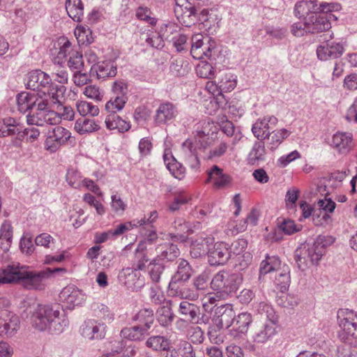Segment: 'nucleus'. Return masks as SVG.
Listing matches in <instances>:
<instances>
[{
  "instance_id": "obj_12",
  "label": "nucleus",
  "mask_w": 357,
  "mask_h": 357,
  "mask_svg": "<svg viewBox=\"0 0 357 357\" xmlns=\"http://www.w3.org/2000/svg\"><path fill=\"white\" fill-rule=\"evenodd\" d=\"M42 99L40 95L26 91L22 92L17 96V109L21 113L28 112L29 114Z\"/></svg>"
},
{
  "instance_id": "obj_5",
  "label": "nucleus",
  "mask_w": 357,
  "mask_h": 357,
  "mask_svg": "<svg viewBox=\"0 0 357 357\" xmlns=\"http://www.w3.org/2000/svg\"><path fill=\"white\" fill-rule=\"evenodd\" d=\"M71 139V132L61 126H56L47 133L44 142L45 149L50 153H55L61 146L68 144Z\"/></svg>"
},
{
  "instance_id": "obj_48",
  "label": "nucleus",
  "mask_w": 357,
  "mask_h": 357,
  "mask_svg": "<svg viewBox=\"0 0 357 357\" xmlns=\"http://www.w3.org/2000/svg\"><path fill=\"white\" fill-rule=\"evenodd\" d=\"M35 243L37 245L50 248V244L54 243V238L50 234L43 233L36 237Z\"/></svg>"
},
{
  "instance_id": "obj_45",
  "label": "nucleus",
  "mask_w": 357,
  "mask_h": 357,
  "mask_svg": "<svg viewBox=\"0 0 357 357\" xmlns=\"http://www.w3.org/2000/svg\"><path fill=\"white\" fill-rule=\"evenodd\" d=\"M219 296L215 294L209 293L202 299V307L206 312H211L218 301Z\"/></svg>"
},
{
  "instance_id": "obj_1",
  "label": "nucleus",
  "mask_w": 357,
  "mask_h": 357,
  "mask_svg": "<svg viewBox=\"0 0 357 357\" xmlns=\"http://www.w3.org/2000/svg\"><path fill=\"white\" fill-rule=\"evenodd\" d=\"M50 52L55 64L60 66L67 64L72 71L84 68L82 52L75 48L65 36L59 37L52 43Z\"/></svg>"
},
{
  "instance_id": "obj_2",
  "label": "nucleus",
  "mask_w": 357,
  "mask_h": 357,
  "mask_svg": "<svg viewBox=\"0 0 357 357\" xmlns=\"http://www.w3.org/2000/svg\"><path fill=\"white\" fill-rule=\"evenodd\" d=\"M26 87L31 90L43 94L49 98L52 102H61L66 87L63 85L58 86L52 82L50 76L41 70H33L28 74Z\"/></svg>"
},
{
  "instance_id": "obj_37",
  "label": "nucleus",
  "mask_w": 357,
  "mask_h": 357,
  "mask_svg": "<svg viewBox=\"0 0 357 357\" xmlns=\"http://www.w3.org/2000/svg\"><path fill=\"white\" fill-rule=\"evenodd\" d=\"M127 100L126 96H116L114 100H110L106 103L105 109L111 114H116L124 107Z\"/></svg>"
},
{
  "instance_id": "obj_22",
  "label": "nucleus",
  "mask_w": 357,
  "mask_h": 357,
  "mask_svg": "<svg viewBox=\"0 0 357 357\" xmlns=\"http://www.w3.org/2000/svg\"><path fill=\"white\" fill-rule=\"evenodd\" d=\"M24 269L19 266H8L0 275V284L21 282Z\"/></svg>"
},
{
  "instance_id": "obj_64",
  "label": "nucleus",
  "mask_w": 357,
  "mask_h": 357,
  "mask_svg": "<svg viewBox=\"0 0 357 357\" xmlns=\"http://www.w3.org/2000/svg\"><path fill=\"white\" fill-rule=\"evenodd\" d=\"M20 248L22 252L31 255L34 251V247L31 238H23L20 241Z\"/></svg>"
},
{
  "instance_id": "obj_28",
  "label": "nucleus",
  "mask_w": 357,
  "mask_h": 357,
  "mask_svg": "<svg viewBox=\"0 0 357 357\" xmlns=\"http://www.w3.org/2000/svg\"><path fill=\"white\" fill-rule=\"evenodd\" d=\"M99 129V125L92 119H78L75 124V130L80 135L95 132Z\"/></svg>"
},
{
  "instance_id": "obj_16",
  "label": "nucleus",
  "mask_w": 357,
  "mask_h": 357,
  "mask_svg": "<svg viewBox=\"0 0 357 357\" xmlns=\"http://www.w3.org/2000/svg\"><path fill=\"white\" fill-rule=\"evenodd\" d=\"M230 257V252L227 245L222 242L216 243L214 248L208 253V262L211 265L224 264Z\"/></svg>"
},
{
  "instance_id": "obj_8",
  "label": "nucleus",
  "mask_w": 357,
  "mask_h": 357,
  "mask_svg": "<svg viewBox=\"0 0 357 357\" xmlns=\"http://www.w3.org/2000/svg\"><path fill=\"white\" fill-rule=\"evenodd\" d=\"M176 7L174 8L175 13L178 15V17L185 23V18L194 17L195 20L206 21L208 15L207 9H202L192 6L188 0H175Z\"/></svg>"
},
{
  "instance_id": "obj_57",
  "label": "nucleus",
  "mask_w": 357,
  "mask_h": 357,
  "mask_svg": "<svg viewBox=\"0 0 357 357\" xmlns=\"http://www.w3.org/2000/svg\"><path fill=\"white\" fill-rule=\"evenodd\" d=\"M83 181V188L91 191L98 197L102 196V192L100 188L93 181L84 178Z\"/></svg>"
},
{
  "instance_id": "obj_44",
  "label": "nucleus",
  "mask_w": 357,
  "mask_h": 357,
  "mask_svg": "<svg viewBox=\"0 0 357 357\" xmlns=\"http://www.w3.org/2000/svg\"><path fill=\"white\" fill-rule=\"evenodd\" d=\"M291 132L285 128L276 130L271 133V143L273 146H278L290 135Z\"/></svg>"
},
{
  "instance_id": "obj_39",
  "label": "nucleus",
  "mask_w": 357,
  "mask_h": 357,
  "mask_svg": "<svg viewBox=\"0 0 357 357\" xmlns=\"http://www.w3.org/2000/svg\"><path fill=\"white\" fill-rule=\"evenodd\" d=\"M84 178L81 173L77 170H69L67 173L66 180L68 184L77 189H81L83 188Z\"/></svg>"
},
{
  "instance_id": "obj_52",
  "label": "nucleus",
  "mask_w": 357,
  "mask_h": 357,
  "mask_svg": "<svg viewBox=\"0 0 357 357\" xmlns=\"http://www.w3.org/2000/svg\"><path fill=\"white\" fill-rule=\"evenodd\" d=\"M44 120L45 123H48L50 125H56L61 122V116H60L59 114L58 111L54 112L52 110L47 109Z\"/></svg>"
},
{
  "instance_id": "obj_42",
  "label": "nucleus",
  "mask_w": 357,
  "mask_h": 357,
  "mask_svg": "<svg viewBox=\"0 0 357 357\" xmlns=\"http://www.w3.org/2000/svg\"><path fill=\"white\" fill-rule=\"evenodd\" d=\"M84 94L89 98L96 101H101L104 97V93L98 86L96 85H89L85 87Z\"/></svg>"
},
{
  "instance_id": "obj_6",
  "label": "nucleus",
  "mask_w": 357,
  "mask_h": 357,
  "mask_svg": "<svg viewBox=\"0 0 357 357\" xmlns=\"http://www.w3.org/2000/svg\"><path fill=\"white\" fill-rule=\"evenodd\" d=\"M219 130L218 126L213 121H206L203 123L201 130L197 131L195 137L194 142L192 140H187L185 145H188L192 150L195 149L197 146L199 148L206 149L210 144V138H213L214 135H217Z\"/></svg>"
},
{
  "instance_id": "obj_14",
  "label": "nucleus",
  "mask_w": 357,
  "mask_h": 357,
  "mask_svg": "<svg viewBox=\"0 0 357 357\" xmlns=\"http://www.w3.org/2000/svg\"><path fill=\"white\" fill-rule=\"evenodd\" d=\"M331 145L340 153H348L354 146L353 135L349 132H337L333 135Z\"/></svg>"
},
{
  "instance_id": "obj_49",
  "label": "nucleus",
  "mask_w": 357,
  "mask_h": 357,
  "mask_svg": "<svg viewBox=\"0 0 357 357\" xmlns=\"http://www.w3.org/2000/svg\"><path fill=\"white\" fill-rule=\"evenodd\" d=\"M70 259V255L67 251H62L60 254L56 255H46L44 261V264H50L53 261L61 262L66 259Z\"/></svg>"
},
{
  "instance_id": "obj_63",
  "label": "nucleus",
  "mask_w": 357,
  "mask_h": 357,
  "mask_svg": "<svg viewBox=\"0 0 357 357\" xmlns=\"http://www.w3.org/2000/svg\"><path fill=\"white\" fill-rule=\"evenodd\" d=\"M253 177L260 183H266L269 181V176L264 169H257L253 172Z\"/></svg>"
},
{
  "instance_id": "obj_36",
  "label": "nucleus",
  "mask_w": 357,
  "mask_h": 357,
  "mask_svg": "<svg viewBox=\"0 0 357 357\" xmlns=\"http://www.w3.org/2000/svg\"><path fill=\"white\" fill-rule=\"evenodd\" d=\"M281 265L278 258L275 257H268L262 261L260 266V274L265 275L271 271H277Z\"/></svg>"
},
{
  "instance_id": "obj_3",
  "label": "nucleus",
  "mask_w": 357,
  "mask_h": 357,
  "mask_svg": "<svg viewBox=\"0 0 357 357\" xmlns=\"http://www.w3.org/2000/svg\"><path fill=\"white\" fill-rule=\"evenodd\" d=\"M319 10L305 16V25L307 32L309 33H319L327 31L331 28V22L337 20L333 12L341 9L337 3L322 2L319 6Z\"/></svg>"
},
{
  "instance_id": "obj_25",
  "label": "nucleus",
  "mask_w": 357,
  "mask_h": 357,
  "mask_svg": "<svg viewBox=\"0 0 357 357\" xmlns=\"http://www.w3.org/2000/svg\"><path fill=\"white\" fill-rule=\"evenodd\" d=\"M319 10L317 0H300L295 6V14L301 17Z\"/></svg>"
},
{
  "instance_id": "obj_4",
  "label": "nucleus",
  "mask_w": 357,
  "mask_h": 357,
  "mask_svg": "<svg viewBox=\"0 0 357 357\" xmlns=\"http://www.w3.org/2000/svg\"><path fill=\"white\" fill-rule=\"evenodd\" d=\"M338 329L337 335L343 342H351L357 339V314L353 310L340 309L337 314Z\"/></svg>"
},
{
  "instance_id": "obj_46",
  "label": "nucleus",
  "mask_w": 357,
  "mask_h": 357,
  "mask_svg": "<svg viewBox=\"0 0 357 357\" xmlns=\"http://www.w3.org/2000/svg\"><path fill=\"white\" fill-rule=\"evenodd\" d=\"M236 80L233 76L226 75L220 82V89L224 92H229L235 89Z\"/></svg>"
},
{
  "instance_id": "obj_35",
  "label": "nucleus",
  "mask_w": 357,
  "mask_h": 357,
  "mask_svg": "<svg viewBox=\"0 0 357 357\" xmlns=\"http://www.w3.org/2000/svg\"><path fill=\"white\" fill-rule=\"evenodd\" d=\"M135 319L138 321L139 326H142L145 330H149L153 322V313L152 310L143 309L135 315Z\"/></svg>"
},
{
  "instance_id": "obj_19",
  "label": "nucleus",
  "mask_w": 357,
  "mask_h": 357,
  "mask_svg": "<svg viewBox=\"0 0 357 357\" xmlns=\"http://www.w3.org/2000/svg\"><path fill=\"white\" fill-rule=\"evenodd\" d=\"M163 159L167 169L175 178L181 180L185 177L184 167L176 160L170 149H165Z\"/></svg>"
},
{
  "instance_id": "obj_61",
  "label": "nucleus",
  "mask_w": 357,
  "mask_h": 357,
  "mask_svg": "<svg viewBox=\"0 0 357 357\" xmlns=\"http://www.w3.org/2000/svg\"><path fill=\"white\" fill-rule=\"evenodd\" d=\"M152 149V143L151 140L147 138H143L139 141V150L142 155H147L150 153Z\"/></svg>"
},
{
  "instance_id": "obj_23",
  "label": "nucleus",
  "mask_w": 357,
  "mask_h": 357,
  "mask_svg": "<svg viewBox=\"0 0 357 357\" xmlns=\"http://www.w3.org/2000/svg\"><path fill=\"white\" fill-rule=\"evenodd\" d=\"M17 318L10 314L7 310L0 312V335H8L10 331L15 330L17 326Z\"/></svg>"
},
{
  "instance_id": "obj_43",
  "label": "nucleus",
  "mask_w": 357,
  "mask_h": 357,
  "mask_svg": "<svg viewBox=\"0 0 357 357\" xmlns=\"http://www.w3.org/2000/svg\"><path fill=\"white\" fill-rule=\"evenodd\" d=\"M84 202L87 203L91 206H93L98 215H102L105 213V208L103 204L98 201L96 197L90 193L84 194L83 197Z\"/></svg>"
},
{
  "instance_id": "obj_20",
  "label": "nucleus",
  "mask_w": 357,
  "mask_h": 357,
  "mask_svg": "<svg viewBox=\"0 0 357 357\" xmlns=\"http://www.w3.org/2000/svg\"><path fill=\"white\" fill-rule=\"evenodd\" d=\"M278 119L275 116L264 117L257 120L252 126V132L254 135L259 140H263L269 135V126L271 123L275 125Z\"/></svg>"
},
{
  "instance_id": "obj_32",
  "label": "nucleus",
  "mask_w": 357,
  "mask_h": 357,
  "mask_svg": "<svg viewBox=\"0 0 357 357\" xmlns=\"http://www.w3.org/2000/svg\"><path fill=\"white\" fill-rule=\"evenodd\" d=\"M146 331L142 326H135L124 328L121 330V334L125 339L135 341L140 340Z\"/></svg>"
},
{
  "instance_id": "obj_31",
  "label": "nucleus",
  "mask_w": 357,
  "mask_h": 357,
  "mask_svg": "<svg viewBox=\"0 0 357 357\" xmlns=\"http://www.w3.org/2000/svg\"><path fill=\"white\" fill-rule=\"evenodd\" d=\"M147 347L155 351H169L170 343L169 340L162 336L157 335L150 337L146 342Z\"/></svg>"
},
{
  "instance_id": "obj_33",
  "label": "nucleus",
  "mask_w": 357,
  "mask_h": 357,
  "mask_svg": "<svg viewBox=\"0 0 357 357\" xmlns=\"http://www.w3.org/2000/svg\"><path fill=\"white\" fill-rule=\"evenodd\" d=\"M17 123L13 118H7L0 121V137L13 135L17 133Z\"/></svg>"
},
{
  "instance_id": "obj_51",
  "label": "nucleus",
  "mask_w": 357,
  "mask_h": 357,
  "mask_svg": "<svg viewBox=\"0 0 357 357\" xmlns=\"http://www.w3.org/2000/svg\"><path fill=\"white\" fill-rule=\"evenodd\" d=\"M12 227L9 224H3L1 229L0 244H3L5 241L10 243L13 236Z\"/></svg>"
},
{
  "instance_id": "obj_9",
  "label": "nucleus",
  "mask_w": 357,
  "mask_h": 357,
  "mask_svg": "<svg viewBox=\"0 0 357 357\" xmlns=\"http://www.w3.org/2000/svg\"><path fill=\"white\" fill-rule=\"evenodd\" d=\"M204 183L209 185L213 190H218L229 186L232 181L231 176L224 172L218 165L212 166L206 172Z\"/></svg>"
},
{
  "instance_id": "obj_60",
  "label": "nucleus",
  "mask_w": 357,
  "mask_h": 357,
  "mask_svg": "<svg viewBox=\"0 0 357 357\" xmlns=\"http://www.w3.org/2000/svg\"><path fill=\"white\" fill-rule=\"evenodd\" d=\"M291 32L296 37L303 36L305 33H309L307 32L306 29L305 19L304 18L303 24L300 22L294 24L291 27Z\"/></svg>"
},
{
  "instance_id": "obj_17",
  "label": "nucleus",
  "mask_w": 357,
  "mask_h": 357,
  "mask_svg": "<svg viewBox=\"0 0 357 357\" xmlns=\"http://www.w3.org/2000/svg\"><path fill=\"white\" fill-rule=\"evenodd\" d=\"M59 298L60 301L66 303L69 308H73L75 305L81 303L83 295L78 289L68 286L61 291Z\"/></svg>"
},
{
  "instance_id": "obj_10",
  "label": "nucleus",
  "mask_w": 357,
  "mask_h": 357,
  "mask_svg": "<svg viewBox=\"0 0 357 357\" xmlns=\"http://www.w3.org/2000/svg\"><path fill=\"white\" fill-rule=\"evenodd\" d=\"M238 275L227 271H220L214 275L211 282V288L223 293H230L236 288Z\"/></svg>"
},
{
  "instance_id": "obj_18",
  "label": "nucleus",
  "mask_w": 357,
  "mask_h": 357,
  "mask_svg": "<svg viewBox=\"0 0 357 357\" xmlns=\"http://www.w3.org/2000/svg\"><path fill=\"white\" fill-rule=\"evenodd\" d=\"M44 277H45V272L41 271L37 273L24 269L20 282L26 289H40L43 287L42 279Z\"/></svg>"
},
{
  "instance_id": "obj_13",
  "label": "nucleus",
  "mask_w": 357,
  "mask_h": 357,
  "mask_svg": "<svg viewBox=\"0 0 357 357\" xmlns=\"http://www.w3.org/2000/svg\"><path fill=\"white\" fill-rule=\"evenodd\" d=\"M319 209L313 216V221L315 225H322L327 222L331 216L329 213L333 212L335 208V203L331 199L325 197L318 202Z\"/></svg>"
},
{
  "instance_id": "obj_26",
  "label": "nucleus",
  "mask_w": 357,
  "mask_h": 357,
  "mask_svg": "<svg viewBox=\"0 0 357 357\" xmlns=\"http://www.w3.org/2000/svg\"><path fill=\"white\" fill-rule=\"evenodd\" d=\"M66 9L75 22H81L84 15V5L81 0H66Z\"/></svg>"
},
{
  "instance_id": "obj_62",
  "label": "nucleus",
  "mask_w": 357,
  "mask_h": 357,
  "mask_svg": "<svg viewBox=\"0 0 357 357\" xmlns=\"http://www.w3.org/2000/svg\"><path fill=\"white\" fill-rule=\"evenodd\" d=\"M318 58L321 61H326L331 57L329 44L321 45L317 49Z\"/></svg>"
},
{
  "instance_id": "obj_15",
  "label": "nucleus",
  "mask_w": 357,
  "mask_h": 357,
  "mask_svg": "<svg viewBox=\"0 0 357 357\" xmlns=\"http://www.w3.org/2000/svg\"><path fill=\"white\" fill-rule=\"evenodd\" d=\"M48 98H43L26 116V121L29 125L43 126L45 124V116L47 109Z\"/></svg>"
},
{
  "instance_id": "obj_24",
  "label": "nucleus",
  "mask_w": 357,
  "mask_h": 357,
  "mask_svg": "<svg viewBox=\"0 0 357 357\" xmlns=\"http://www.w3.org/2000/svg\"><path fill=\"white\" fill-rule=\"evenodd\" d=\"M176 111L173 104L170 102L162 103L157 110L155 121L158 124H163L173 119Z\"/></svg>"
},
{
  "instance_id": "obj_7",
  "label": "nucleus",
  "mask_w": 357,
  "mask_h": 357,
  "mask_svg": "<svg viewBox=\"0 0 357 357\" xmlns=\"http://www.w3.org/2000/svg\"><path fill=\"white\" fill-rule=\"evenodd\" d=\"M204 36L200 33L195 34L192 38L190 53L194 59H211L216 48V43L212 38H208L206 43L203 41Z\"/></svg>"
},
{
  "instance_id": "obj_47",
  "label": "nucleus",
  "mask_w": 357,
  "mask_h": 357,
  "mask_svg": "<svg viewBox=\"0 0 357 357\" xmlns=\"http://www.w3.org/2000/svg\"><path fill=\"white\" fill-rule=\"evenodd\" d=\"M83 70L84 68L73 71V82L75 85L78 86H84L89 81V77L88 74L84 72Z\"/></svg>"
},
{
  "instance_id": "obj_30",
  "label": "nucleus",
  "mask_w": 357,
  "mask_h": 357,
  "mask_svg": "<svg viewBox=\"0 0 357 357\" xmlns=\"http://www.w3.org/2000/svg\"><path fill=\"white\" fill-rule=\"evenodd\" d=\"M75 36L79 45H87L93 42L92 31L83 25H77L74 31Z\"/></svg>"
},
{
  "instance_id": "obj_58",
  "label": "nucleus",
  "mask_w": 357,
  "mask_h": 357,
  "mask_svg": "<svg viewBox=\"0 0 357 357\" xmlns=\"http://www.w3.org/2000/svg\"><path fill=\"white\" fill-rule=\"evenodd\" d=\"M112 90L117 96H126L128 91L127 84L123 80L114 82Z\"/></svg>"
},
{
  "instance_id": "obj_54",
  "label": "nucleus",
  "mask_w": 357,
  "mask_h": 357,
  "mask_svg": "<svg viewBox=\"0 0 357 357\" xmlns=\"http://www.w3.org/2000/svg\"><path fill=\"white\" fill-rule=\"evenodd\" d=\"M301 158L300 153L297 151H294L287 155L281 156L278 159V163H279L280 166L284 167H286L291 162H292L298 158Z\"/></svg>"
},
{
  "instance_id": "obj_56",
  "label": "nucleus",
  "mask_w": 357,
  "mask_h": 357,
  "mask_svg": "<svg viewBox=\"0 0 357 357\" xmlns=\"http://www.w3.org/2000/svg\"><path fill=\"white\" fill-rule=\"evenodd\" d=\"M247 245L245 239H238L231 244V249L234 255H238L245 250Z\"/></svg>"
},
{
  "instance_id": "obj_59",
  "label": "nucleus",
  "mask_w": 357,
  "mask_h": 357,
  "mask_svg": "<svg viewBox=\"0 0 357 357\" xmlns=\"http://www.w3.org/2000/svg\"><path fill=\"white\" fill-rule=\"evenodd\" d=\"M344 86L348 90L354 91L357 89V74L352 73L347 75L344 80Z\"/></svg>"
},
{
  "instance_id": "obj_38",
  "label": "nucleus",
  "mask_w": 357,
  "mask_h": 357,
  "mask_svg": "<svg viewBox=\"0 0 357 357\" xmlns=\"http://www.w3.org/2000/svg\"><path fill=\"white\" fill-rule=\"evenodd\" d=\"M77 112L82 116L91 114V116H97L99 114V108L96 105H93L91 102L84 100H79L76 104Z\"/></svg>"
},
{
  "instance_id": "obj_55",
  "label": "nucleus",
  "mask_w": 357,
  "mask_h": 357,
  "mask_svg": "<svg viewBox=\"0 0 357 357\" xmlns=\"http://www.w3.org/2000/svg\"><path fill=\"white\" fill-rule=\"evenodd\" d=\"M178 356L181 357H194L193 349L192 345L186 342L181 344L178 349Z\"/></svg>"
},
{
  "instance_id": "obj_29",
  "label": "nucleus",
  "mask_w": 357,
  "mask_h": 357,
  "mask_svg": "<svg viewBox=\"0 0 357 357\" xmlns=\"http://www.w3.org/2000/svg\"><path fill=\"white\" fill-rule=\"evenodd\" d=\"M191 200V195L185 190L177 191L173 194L172 201L169 202V210L174 211L178 210L181 205L188 203Z\"/></svg>"
},
{
  "instance_id": "obj_11",
  "label": "nucleus",
  "mask_w": 357,
  "mask_h": 357,
  "mask_svg": "<svg viewBox=\"0 0 357 357\" xmlns=\"http://www.w3.org/2000/svg\"><path fill=\"white\" fill-rule=\"evenodd\" d=\"M56 312L45 305H39L36 311L31 317V323L36 328L43 331L46 329L52 321V317H56Z\"/></svg>"
},
{
  "instance_id": "obj_41",
  "label": "nucleus",
  "mask_w": 357,
  "mask_h": 357,
  "mask_svg": "<svg viewBox=\"0 0 357 357\" xmlns=\"http://www.w3.org/2000/svg\"><path fill=\"white\" fill-rule=\"evenodd\" d=\"M17 138L23 140L26 137V141L28 142H33L38 139L40 135V131L36 128H26L22 131L17 132Z\"/></svg>"
},
{
  "instance_id": "obj_50",
  "label": "nucleus",
  "mask_w": 357,
  "mask_h": 357,
  "mask_svg": "<svg viewBox=\"0 0 357 357\" xmlns=\"http://www.w3.org/2000/svg\"><path fill=\"white\" fill-rule=\"evenodd\" d=\"M57 110L61 119L72 121L75 117V112L72 107L63 105H59Z\"/></svg>"
},
{
  "instance_id": "obj_27",
  "label": "nucleus",
  "mask_w": 357,
  "mask_h": 357,
  "mask_svg": "<svg viewBox=\"0 0 357 357\" xmlns=\"http://www.w3.org/2000/svg\"><path fill=\"white\" fill-rule=\"evenodd\" d=\"M105 124L109 130H118L121 132L127 131L130 128L129 123L116 114L107 115Z\"/></svg>"
},
{
  "instance_id": "obj_34",
  "label": "nucleus",
  "mask_w": 357,
  "mask_h": 357,
  "mask_svg": "<svg viewBox=\"0 0 357 357\" xmlns=\"http://www.w3.org/2000/svg\"><path fill=\"white\" fill-rule=\"evenodd\" d=\"M198 77L204 79H213L215 75V68L208 62L201 61L196 67Z\"/></svg>"
},
{
  "instance_id": "obj_40",
  "label": "nucleus",
  "mask_w": 357,
  "mask_h": 357,
  "mask_svg": "<svg viewBox=\"0 0 357 357\" xmlns=\"http://www.w3.org/2000/svg\"><path fill=\"white\" fill-rule=\"evenodd\" d=\"M136 17L138 20L147 22L151 26H155L157 24V19L152 17V13L147 7H139L136 11Z\"/></svg>"
},
{
  "instance_id": "obj_53",
  "label": "nucleus",
  "mask_w": 357,
  "mask_h": 357,
  "mask_svg": "<svg viewBox=\"0 0 357 357\" xmlns=\"http://www.w3.org/2000/svg\"><path fill=\"white\" fill-rule=\"evenodd\" d=\"M282 229L287 234H292L300 231L301 226L296 225L294 221L291 220H286L282 225Z\"/></svg>"
},
{
  "instance_id": "obj_21",
  "label": "nucleus",
  "mask_w": 357,
  "mask_h": 357,
  "mask_svg": "<svg viewBox=\"0 0 357 357\" xmlns=\"http://www.w3.org/2000/svg\"><path fill=\"white\" fill-rule=\"evenodd\" d=\"M93 73H96L98 79L113 77L116 75V66L114 62L105 61L94 64L91 68Z\"/></svg>"
}]
</instances>
